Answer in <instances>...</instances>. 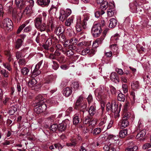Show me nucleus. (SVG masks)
<instances>
[{
	"label": "nucleus",
	"mask_w": 151,
	"mask_h": 151,
	"mask_svg": "<svg viewBox=\"0 0 151 151\" xmlns=\"http://www.w3.org/2000/svg\"><path fill=\"white\" fill-rule=\"evenodd\" d=\"M88 19V17L87 16L84 17L83 21H81V18L80 17L78 16L77 17L76 29L78 32H80L83 29H85L86 28V22Z\"/></svg>",
	"instance_id": "obj_2"
},
{
	"label": "nucleus",
	"mask_w": 151,
	"mask_h": 151,
	"mask_svg": "<svg viewBox=\"0 0 151 151\" xmlns=\"http://www.w3.org/2000/svg\"><path fill=\"white\" fill-rule=\"evenodd\" d=\"M130 8L133 12H136L137 11V6L133 3H131L129 5Z\"/></svg>",
	"instance_id": "obj_43"
},
{
	"label": "nucleus",
	"mask_w": 151,
	"mask_h": 151,
	"mask_svg": "<svg viewBox=\"0 0 151 151\" xmlns=\"http://www.w3.org/2000/svg\"><path fill=\"white\" fill-rule=\"evenodd\" d=\"M117 98L118 101L124 102L125 99V96L122 93H120L118 94Z\"/></svg>",
	"instance_id": "obj_36"
},
{
	"label": "nucleus",
	"mask_w": 151,
	"mask_h": 151,
	"mask_svg": "<svg viewBox=\"0 0 151 151\" xmlns=\"http://www.w3.org/2000/svg\"><path fill=\"white\" fill-rule=\"evenodd\" d=\"M42 63V61H41L36 65L35 68L32 72V75L36 76L40 73L41 71L39 70V69L41 66Z\"/></svg>",
	"instance_id": "obj_10"
},
{
	"label": "nucleus",
	"mask_w": 151,
	"mask_h": 151,
	"mask_svg": "<svg viewBox=\"0 0 151 151\" xmlns=\"http://www.w3.org/2000/svg\"><path fill=\"white\" fill-rule=\"evenodd\" d=\"M127 134V129L121 130L119 132V136L121 138L124 137Z\"/></svg>",
	"instance_id": "obj_34"
},
{
	"label": "nucleus",
	"mask_w": 151,
	"mask_h": 151,
	"mask_svg": "<svg viewBox=\"0 0 151 151\" xmlns=\"http://www.w3.org/2000/svg\"><path fill=\"white\" fill-rule=\"evenodd\" d=\"M27 4V1H25L24 0L22 1L19 4V6H17L20 9H21L24 8L26 5Z\"/></svg>",
	"instance_id": "obj_39"
},
{
	"label": "nucleus",
	"mask_w": 151,
	"mask_h": 151,
	"mask_svg": "<svg viewBox=\"0 0 151 151\" xmlns=\"http://www.w3.org/2000/svg\"><path fill=\"white\" fill-rule=\"evenodd\" d=\"M104 91V87L103 86H100L99 88L95 91V94L96 96L99 98H101V96L103 94Z\"/></svg>",
	"instance_id": "obj_17"
},
{
	"label": "nucleus",
	"mask_w": 151,
	"mask_h": 151,
	"mask_svg": "<svg viewBox=\"0 0 151 151\" xmlns=\"http://www.w3.org/2000/svg\"><path fill=\"white\" fill-rule=\"evenodd\" d=\"M13 23L12 20L9 18L4 19L1 24V27L11 31L13 29Z\"/></svg>",
	"instance_id": "obj_5"
},
{
	"label": "nucleus",
	"mask_w": 151,
	"mask_h": 151,
	"mask_svg": "<svg viewBox=\"0 0 151 151\" xmlns=\"http://www.w3.org/2000/svg\"><path fill=\"white\" fill-rule=\"evenodd\" d=\"M60 41L62 42H65L66 38L65 35L63 34H60L58 35Z\"/></svg>",
	"instance_id": "obj_50"
},
{
	"label": "nucleus",
	"mask_w": 151,
	"mask_h": 151,
	"mask_svg": "<svg viewBox=\"0 0 151 151\" xmlns=\"http://www.w3.org/2000/svg\"><path fill=\"white\" fill-rule=\"evenodd\" d=\"M129 104L128 101H126L125 103L124 106V111H127Z\"/></svg>",
	"instance_id": "obj_61"
},
{
	"label": "nucleus",
	"mask_w": 151,
	"mask_h": 151,
	"mask_svg": "<svg viewBox=\"0 0 151 151\" xmlns=\"http://www.w3.org/2000/svg\"><path fill=\"white\" fill-rule=\"evenodd\" d=\"M25 26L26 25L25 24H23L20 26L18 29V30L17 31V34L19 33L22 30L23 28L25 27Z\"/></svg>",
	"instance_id": "obj_62"
},
{
	"label": "nucleus",
	"mask_w": 151,
	"mask_h": 151,
	"mask_svg": "<svg viewBox=\"0 0 151 151\" xmlns=\"http://www.w3.org/2000/svg\"><path fill=\"white\" fill-rule=\"evenodd\" d=\"M108 7V2L106 1L101 4L100 5V8L102 9H106Z\"/></svg>",
	"instance_id": "obj_47"
},
{
	"label": "nucleus",
	"mask_w": 151,
	"mask_h": 151,
	"mask_svg": "<svg viewBox=\"0 0 151 151\" xmlns=\"http://www.w3.org/2000/svg\"><path fill=\"white\" fill-rule=\"evenodd\" d=\"M52 44V40L50 38H48L45 42V45H43V47L46 50H48L49 47L51 46Z\"/></svg>",
	"instance_id": "obj_21"
},
{
	"label": "nucleus",
	"mask_w": 151,
	"mask_h": 151,
	"mask_svg": "<svg viewBox=\"0 0 151 151\" xmlns=\"http://www.w3.org/2000/svg\"><path fill=\"white\" fill-rule=\"evenodd\" d=\"M17 110V109L16 106H12L9 110V114L10 115H13Z\"/></svg>",
	"instance_id": "obj_38"
},
{
	"label": "nucleus",
	"mask_w": 151,
	"mask_h": 151,
	"mask_svg": "<svg viewBox=\"0 0 151 151\" xmlns=\"http://www.w3.org/2000/svg\"><path fill=\"white\" fill-rule=\"evenodd\" d=\"M22 13L20 11H16L15 9L13 10L12 16L15 19L20 20L22 17Z\"/></svg>",
	"instance_id": "obj_9"
},
{
	"label": "nucleus",
	"mask_w": 151,
	"mask_h": 151,
	"mask_svg": "<svg viewBox=\"0 0 151 151\" xmlns=\"http://www.w3.org/2000/svg\"><path fill=\"white\" fill-rule=\"evenodd\" d=\"M46 25L44 23H42L39 27L36 28L38 29L41 32H42L45 31L46 28Z\"/></svg>",
	"instance_id": "obj_35"
},
{
	"label": "nucleus",
	"mask_w": 151,
	"mask_h": 151,
	"mask_svg": "<svg viewBox=\"0 0 151 151\" xmlns=\"http://www.w3.org/2000/svg\"><path fill=\"white\" fill-rule=\"evenodd\" d=\"M69 122L68 120L63 121L58 125V129L61 132L65 131L67 126V124L66 123Z\"/></svg>",
	"instance_id": "obj_12"
},
{
	"label": "nucleus",
	"mask_w": 151,
	"mask_h": 151,
	"mask_svg": "<svg viewBox=\"0 0 151 151\" xmlns=\"http://www.w3.org/2000/svg\"><path fill=\"white\" fill-rule=\"evenodd\" d=\"M3 65L4 67L5 68L7 69L8 70L10 71L11 70L12 68L9 63L6 62L5 63H3Z\"/></svg>",
	"instance_id": "obj_41"
},
{
	"label": "nucleus",
	"mask_w": 151,
	"mask_h": 151,
	"mask_svg": "<svg viewBox=\"0 0 151 151\" xmlns=\"http://www.w3.org/2000/svg\"><path fill=\"white\" fill-rule=\"evenodd\" d=\"M101 129L99 127L95 128L93 130V133L94 135H96L99 134L101 132Z\"/></svg>",
	"instance_id": "obj_49"
},
{
	"label": "nucleus",
	"mask_w": 151,
	"mask_h": 151,
	"mask_svg": "<svg viewBox=\"0 0 151 151\" xmlns=\"http://www.w3.org/2000/svg\"><path fill=\"white\" fill-rule=\"evenodd\" d=\"M106 110L108 111H111L112 112L119 114L120 111V109H118V105L114 101H112L111 103H108L106 105Z\"/></svg>",
	"instance_id": "obj_3"
},
{
	"label": "nucleus",
	"mask_w": 151,
	"mask_h": 151,
	"mask_svg": "<svg viewBox=\"0 0 151 151\" xmlns=\"http://www.w3.org/2000/svg\"><path fill=\"white\" fill-rule=\"evenodd\" d=\"M70 142L67 143L66 145L68 147H74L77 144L76 140L74 138H71L70 139Z\"/></svg>",
	"instance_id": "obj_23"
},
{
	"label": "nucleus",
	"mask_w": 151,
	"mask_h": 151,
	"mask_svg": "<svg viewBox=\"0 0 151 151\" xmlns=\"http://www.w3.org/2000/svg\"><path fill=\"white\" fill-rule=\"evenodd\" d=\"M63 53L64 54L66 55L67 56L70 57L74 54V52L71 50L63 51Z\"/></svg>",
	"instance_id": "obj_42"
},
{
	"label": "nucleus",
	"mask_w": 151,
	"mask_h": 151,
	"mask_svg": "<svg viewBox=\"0 0 151 151\" xmlns=\"http://www.w3.org/2000/svg\"><path fill=\"white\" fill-rule=\"evenodd\" d=\"M91 119L90 118L87 116L85 118L83 121V123L85 124H90Z\"/></svg>",
	"instance_id": "obj_55"
},
{
	"label": "nucleus",
	"mask_w": 151,
	"mask_h": 151,
	"mask_svg": "<svg viewBox=\"0 0 151 151\" xmlns=\"http://www.w3.org/2000/svg\"><path fill=\"white\" fill-rule=\"evenodd\" d=\"M83 97L80 96L78 98L77 100L76 103V106L78 109L80 110V114H81L82 113L83 114L85 110L87 105L86 104L83 102Z\"/></svg>",
	"instance_id": "obj_4"
},
{
	"label": "nucleus",
	"mask_w": 151,
	"mask_h": 151,
	"mask_svg": "<svg viewBox=\"0 0 151 151\" xmlns=\"http://www.w3.org/2000/svg\"><path fill=\"white\" fill-rule=\"evenodd\" d=\"M0 73L4 77L7 78L8 77V73L5 70L3 69L0 71Z\"/></svg>",
	"instance_id": "obj_44"
},
{
	"label": "nucleus",
	"mask_w": 151,
	"mask_h": 151,
	"mask_svg": "<svg viewBox=\"0 0 151 151\" xmlns=\"http://www.w3.org/2000/svg\"><path fill=\"white\" fill-rule=\"evenodd\" d=\"M37 81L35 78L30 80L28 83V85L30 87H32L35 85Z\"/></svg>",
	"instance_id": "obj_32"
},
{
	"label": "nucleus",
	"mask_w": 151,
	"mask_h": 151,
	"mask_svg": "<svg viewBox=\"0 0 151 151\" xmlns=\"http://www.w3.org/2000/svg\"><path fill=\"white\" fill-rule=\"evenodd\" d=\"M101 32V27L99 24H94L91 29V33L94 37H98Z\"/></svg>",
	"instance_id": "obj_6"
},
{
	"label": "nucleus",
	"mask_w": 151,
	"mask_h": 151,
	"mask_svg": "<svg viewBox=\"0 0 151 151\" xmlns=\"http://www.w3.org/2000/svg\"><path fill=\"white\" fill-rule=\"evenodd\" d=\"M68 17L65 12V11L62 9L60 10V16L59 19L60 20L63 22L65 19Z\"/></svg>",
	"instance_id": "obj_16"
},
{
	"label": "nucleus",
	"mask_w": 151,
	"mask_h": 151,
	"mask_svg": "<svg viewBox=\"0 0 151 151\" xmlns=\"http://www.w3.org/2000/svg\"><path fill=\"white\" fill-rule=\"evenodd\" d=\"M73 17H71L68 19L65 22V24L66 26H70L73 22Z\"/></svg>",
	"instance_id": "obj_37"
},
{
	"label": "nucleus",
	"mask_w": 151,
	"mask_h": 151,
	"mask_svg": "<svg viewBox=\"0 0 151 151\" xmlns=\"http://www.w3.org/2000/svg\"><path fill=\"white\" fill-rule=\"evenodd\" d=\"M89 52V48H87L86 49L83 50L81 52V54L83 55H85L87 53H88Z\"/></svg>",
	"instance_id": "obj_57"
},
{
	"label": "nucleus",
	"mask_w": 151,
	"mask_h": 151,
	"mask_svg": "<svg viewBox=\"0 0 151 151\" xmlns=\"http://www.w3.org/2000/svg\"><path fill=\"white\" fill-rule=\"evenodd\" d=\"M71 88L74 90L78 89L79 87V84L78 82H74L71 85Z\"/></svg>",
	"instance_id": "obj_33"
},
{
	"label": "nucleus",
	"mask_w": 151,
	"mask_h": 151,
	"mask_svg": "<svg viewBox=\"0 0 151 151\" xmlns=\"http://www.w3.org/2000/svg\"><path fill=\"white\" fill-rule=\"evenodd\" d=\"M96 112V108L94 106H90L88 111L89 114L91 116H93Z\"/></svg>",
	"instance_id": "obj_30"
},
{
	"label": "nucleus",
	"mask_w": 151,
	"mask_h": 151,
	"mask_svg": "<svg viewBox=\"0 0 151 151\" xmlns=\"http://www.w3.org/2000/svg\"><path fill=\"white\" fill-rule=\"evenodd\" d=\"M64 31V29L63 27L59 26L56 27L54 32L57 35H58L63 33Z\"/></svg>",
	"instance_id": "obj_18"
},
{
	"label": "nucleus",
	"mask_w": 151,
	"mask_h": 151,
	"mask_svg": "<svg viewBox=\"0 0 151 151\" xmlns=\"http://www.w3.org/2000/svg\"><path fill=\"white\" fill-rule=\"evenodd\" d=\"M107 139L115 145L119 144V140L118 139V137H116L112 134H110L108 135Z\"/></svg>",
	"instance_id": "obj_8"
},
{
	"label": "nucleus",
	"mask_w": 151,
	"mask_h": 151,
	"mask_svg": "<svg viewBox=\"0 0 151 151\" xmlns=\"http://www.w3.org/2000/svg\"><path fill=\"white\" fill-rule=\"evenodd\" d=\"M103 149L105 151H114L115 150V148L111 145L109 146L105 145L103 147Z\"/></svg>",
	"instance_id": "obj_29"
},
{
	"label": "nucleus",
	"mask_w": 151,
	"mask_h": 151,
	"mask_svg": "<svg viewBox=\"0 0 151 151\" xmlns=\"http://www.w3.org/2000/svg\"><path fill=\"white\" fill-rule=\"evenodd\" d=\"M115 71L118 74L120 75H122L124 73L123 70L120 68H116Z\"/></svg>",
	"instance_id": "obj_63"
},
{
	"label": "nucleus",
	"mask_w": 151,
	"mask_h": 151,
	"mask_svg": "<svg viewBox=\"0 0 151 151\" xmlns=\"http://www.w3.org/2000/svg\"><path fill=\"white\" fill-rule=\"evenodd\" d=\"M117 24V21L114 18H111L110 20L109 27L111 28L114 27Z\"/></svg>",
	"instance_id": "obj_25"
},
{
	"label": "nucleus",
	"mask_w": 151,
	"mask_h": 151,
	"mask_svg": "<svg viewBox=\"0 0 151 151\" xmlns=\"http://www.w3.org/2000/svg\"><path fill=\"white\" fill-rule=\"evenodd\" d=\"M7 54L6 55H7V56L8 57V60L9 62V63L13 60V59L11 56V54L9 52H7Z\"/></svg>",
	"instance_id": "obj_64"
},
{
	"label": "nucleus",
	"mask_w": 151,
	"mask_h": 151,
	"mask_svg": "<svg viewBox=\"0 0 151 151\" xmlns=\"http://www.w3.org/2000/svg\"><path fill=\"white\" fill-rule=\"evenodd\" d=\"M105 13L104 11L102 10L101 11H97L95 13V17L96 18H99L100 15H102Z\"/></svg>",
	"instance_id": "obj_52"
},
{
	"label": "nucleus",
	"mask_w": 151,
	"mask_h": 151,
	"mask_svg": "<svg viewBox=\"0 0 151 151\" xmlns=\"http://www.w3.org/2000/svg\"><path fill=\"white\" fill-rule=\"evenodd\" d=\"M146 130L145 129H142L141 130L138 131L136 136V138L137 139H139L140 140L142 141H144L145 138H143L146 134Z\"/></svg>",
	"instance_id": "obj_11"
},
{
	"label": "nucleus",
	"mask_w": 151,
	"mask_h": 151,
	"mask_svg": "<svg viewBox=\"0 0 151 151\" xmlns=\"http://www.w3.org/2000/svg\"><path fill=\"white\" fill-rule=\"evenodd\" d=\"M29 69L26 67L23 68L21 69V72L22 74L24 75H27L29 73Z\"/></svg>",
	"instance_id": "obj_40"
},
{
	"label": "nucleus",
	"mask_w": 151,
	"mask_h": 151,
	"mask_svg": "<svg viewBox=\"0 0 151 151\" xmlns=\"http://www.w3.org/2000/svg\"><path fill=\"white\" fill-rule=\"evenodd\" d=\"M122 88L123 92L124 93H126L128 92V89L127 85L124 84H123L122 85Z\"/></svg>",
	"instance_id": "obj_58"
},
{
	"label": "nucleus",
	"mask_w": 151,
	"mask_h": 151,
	"mask_svg": "<svg viewBox=\"0 0 151 151\" xmlns=\"http://www.w3.org/2000/svg\"><path fill=\"white\" fill-rule=\"evenodd\" d=\"M18 63L20 65H23L26 63V61L24 58H21L19 60Z\"/></svg>",
	"instance_id": "obj_59"
},
{
	"label": "nucleus",
	"mask_w": 151,
	"mask_h": 151,
	"mask_svg": "<svg viewBox=\"0 0 151 151\" xmlns=\"http://www.w3.org/2000/svg\"><path fill=\"white\" fill-rule=\"evenodd\" d=\"M46 101L45 99L41 95H39L36 97L35 102L37 104L34 109V111L37 114L41 113L46 110L47 106L45 103Z\"/></svg>",
	"instance_id": "obj_1"
},
{
	"label": "nucleus",
	"mask_w": 151,
	"mask_h": 151,
	"mask_svg": "<svg viewBox=\"0 0 151 151\" xmlns=\"http://www.w3.org/2000/svg\"><path fill=\"white\" fill-rule=\"evenodd\" d=\"M27 3L28 4V6L25 8L24 12V14H28L31 12L34 2L33 0H27Z\"/></svg>",
	"instance_id": "obj_7"
},
{
	"label": "nucleus",
	"mask_w": 151,
	"mask_h": 151,
	"mask_svg": "<svg viewBox=\"0 0 151 151\" xmlns=\"http://www.w3.org/2000/svg\"><path fill=\"white\" fill-rule=\"evenodd\" d=\"M124 112V116L122 118L123 119V120L127 119L128 120L130 117V113L129 112H127V111Z\"/></svg>",
	"instance_id": "obj_46"
},
{
	"label": "nucleus",
	"mask_w": 151,
	"mask_h": 151,
	"mask_svg": "<svg viewBox=\"0 0 151 151\" xmlns=\"http://www.w3.org/2000/svg\"><path fill=\"white\" fill-rule=\"evenodd\" d=\"M129 124V122L128 120L127 119L123 120L122 119L121 122V127L122 129L127 127Z\"/></svg>",
	"instance_id": "obj_27"
},
{
	"label": "nucleus",
	"mask_w": 151,
	"mask_h": 151,
	"mask_svg": "<svg viewBox=\"0 0 151 151\" xmlns=\"http://www.w3.org/2000/svg\"><path fill=\"white\" fill-rule=\"evenodd\" d=\"M34 22L36 28L39 27V26L42 23V17H37L36 18L34 21Z\"/></svg>",
	"instance_id": "obj_22"
},
{
	"label": "nucleus",
	"mask_w": 151,
	"mask_h": 151,
	"mask_svg": "<svg viewBox=\"0 0 151 151\" xmlns=\"http://www.w3.org/2000/svg\"><path fill=\"white\" fill-rule=\"evenodd\" d=\"M57 10V9L56 7L52 5L49 10V12L50 14H55Z\"/></svg>",
	"instance_id": "obj_45"
},
{
	"label": "nucleus",
	"mask_w": 151,
	"mask_h": 151,
	"mask_svg": "<svg viewBox=\"0 0 151 151\" xmlns=\"http://www.w3.org/2000/svg\"><path fill=\"white\" fill-rule=\"evenodd\" d=\"M143 126L142 123L140 122H139H139H138V127H137V132H138V131L141 130L142 129H143Z\"/></svg>",
	"instance_id": "obj_60"
},
{
	"label": "nucleus",
	"mask_w": 151,
	"mask_h": 151,
	"mask_svg": "<svg viewBox=\"0 0 151 151\" xmlns=\"http://www.w3.org/2000/svg\"><path fill=\"white\" fill-rule=\"evenodd\" d=\"M119 36L118 34H115L114 36H112L111 38V41H113L114 43H116L117 42V40H119Z\"/></svg>",
	"instance_id": "obj_48"
},
{
	"label": "nucleus",
	"mask_w": 151,
	"mask_h": 151,
	"mask_svg": "<svg viewBox=\"0 0 151 151\" xmlns=\"http://www.w3.org/2000/svg\"><path fill=\"white\" fill-rule=\"evenodd\" d=\"M131 86L132 89L135 90L139 88V84L138 81H133L131 83Z\"/></svg>",
	"instance_id": "obj_24"
},
{
	"label": "nucleus",
	"mask_w": 151,
	"mask_h": 151,
	"mask_svg": "<svg viewBox=\"0 0 151 151\" xmlns=\"http://www.w3.org/2000/svg\"><path fill=\"white\" fill-rule=\"evenodd\" d=\"M56 118L55 115H52L49 117L47 120L48 124H51L53 123Z\"/></svg>",
	"instance_id": "obj_26"
},
{
	"label": "nucleus",
	"mask_w": 151,
	"mask_h": 151,
	"mask_svg": "<svg viewBox=\"0 0 151 151\" xmlns=\"http://www.w3.org/2000/svg\"><path fill=\"white\" fill-rule=\"evenodd\" d=\"M109 8V7L108 9L107 13L108 16L111 17L114 15L115 13V11L114 8Z\"/></svg>",
	"instance_id": "obj_31"
},
{
	"label": "nucleus",
	"mask_w": 151,
	"mask_h": 151,
	"mask_svg": "<svg viewBox=\"0 0 151 151\" xmlns=\"http://www.w3.org/2000/svg\"><path fill=\"white\" fill-rule=\"evenodd\" d=\"M50 128L51 130L54 132H55L58 129V125L56 124H53L51 125Z\"/></svg>",
	"instance_id": "obj_53"
},
{
	"label": "nucleus",
	"mask_w": 151,
	"mask_h": 151,
	"mask_svg": "<svg viewBox=\"0 0 151 151\" xmlns=\"http://www.w3.org/2000/svg\"><path fill=\"white\" fill-rule=\"evenodd\" d=\"M77 45L79 47L83 48L87 45V43L85 41H83L79 43Z\"/></svg>",
	"instance_id": "obj_54"
},
{
	"label": "nucleus",
	"mask_w": 151,
	"mask_h": 151,
	"mask_svg": "<svg viewBox=\"0 0 151 151\" xmlns=\"http://www.w3.org/2000/svg\"><path fill=\"white\" fill-rule=\"evenodd\" d=\"M130 145H132L129 146L126 149L125 151H136L137 149V147L136 145H133V143L132 142H129Z\"/></svg>",
	"instance_id": "obj_19"
},
{
	"label": "nucleus",
	"mask_w": 151,
	"mask_h": 151,
	"mask_svg": "<svg viewBox=\"0 0 151 151\" xmlns=\"http://www.w3.org/2000/svg\"><path fill=\"white\" fill-rule=\"evenodd\" d=\"M80 114L77 113L74 115L73 117V122L74 124L77 125L80 123Z\"/></svg>",
	"instance_id": "obj_14"
},
{
	"label": "nucleus",
	"mask_w": 151,
	"mask_h": 151,
	"mask_svg": "<svg viewBox=\"0 0 151 151\" xmlns=\"http://www.w3.org/2000/svg\"><path fill=\"white\" fill-rule=\"evenodd\" d=\"M72 93V90L71 89L68 87L64 88L63 90V94L66 96H69Z\"/></svg>",
	"instance_id": "obj_20"
},
{
	"label": "nucleus",
	"mask_w": 151,
	"mask_h": 151,
	"mask_svg": "<svg viewBox=\"0 0 151 151\" xmlns=\"http://www.w3.org/2000/svg\"><path fill=\"white\" fill-rule=\"evenodd\" d=\"M50 1V0H37L38 4L42 7L47 6Z\"/></svg>",
	"instance_id": "obj_15"
},
{
	"label": "nucleus",
	"mask_w": 151,
	"mask_h": 151,
	"mask_svg": "<svg viewBox=\"0 0 151 151\" xmlns=\"http://www.w3.org/2000/svg\"><path fill=\"white\" fill-rule=\"evenodd\" d=\"M110 79L112 81L115 83L119 82V78L118 75L115 72L111 73L110 76Z\"/></svg>",
	"instance_id": "obj_13"
},
{
	"label": "nucleus",
	"mask_w": 151,
	"mask_h": 151,
	"mask_svg": "<svg viewBox=\"0 0 151 151\" xmlns=\"http://www.w3.org/2000/svg\"><path fill=\"white\" fill-rule=\"evenodd\" d=\"M23 40L20 39H18L17 40L15 44V47L17 49H18L22 45Z\"/></svg>",
	"instance_id": "obj_28"
},
{
	"label": "nucleus",
	"mask_w": 151,
	"mask_h": 151,
	"mask_svg": "<svg viewBox=\"0 0 151 151\" xmlns=\"http://www.w3.org/2000/svg\"><path fill=\"white\" fill-rule=\"evenodd\" d=\"M150 147H151V143H147L143 145L142 148L143 150H146Z\"/></svg>",
	"instance_id": "obj_56"
},
{
	"label": "nucleus",
	"mask_w": 151,
	"mask_h": 151,
	"mask_svg": "<svg viewBox=\"0 0 151 151\" xmlns=\"http://www.w3.org/2000/svg\"><path fill=\"white\" fill-rule=\"evenodd\" d=\"M52 61L53 64L52 65L53 69L55 70H57L59 67V65L55 61L52 60Z\"/></svg>",
	"instance_id": "obj_51"
}]
</instances>
